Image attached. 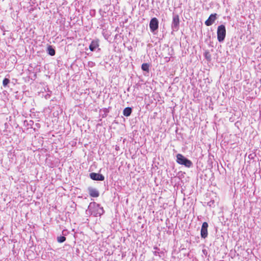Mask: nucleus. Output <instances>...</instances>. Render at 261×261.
<instances>
[{
	"mask_svg": "<svg viewBox=\"0 0 261 261\" xmlns=\"http://www.w3.org/2000/svg\"><path fill=\"white\" fill-rule=\"evenodd\" d=\"M88 210L92 215L94 217H98L104 213L103 207L96 202H91L88 206Z\"/></svg>",
	"mask_w": 261,
	"mask_h": 261,
	"instance_id": "f257e3e1",
	"label": "nucleus"
},
{
	"mask_svg": "<svg viewBox=\"0 0 261 261\" xmlns=\"http://www.w3.org/2000/svg\"><path fill=\"white\" fill-rule=\"evenodd\" d=\"M176 162L178 164L183 165L188 168H190L193 165L192 162L190 160L180 153L176 155Z\"/></svg>",
	"mask_w": 261,
	"mask_h": 261,
	"instance_id": "f03ea898",
	"label": "nucleus"
},
{
	"mask_svg": "<svg viewBox=\"0 0 261 261\" xmlns=\"http://www.w3.org/2000/svg\"><path fill=\"white\" fill-rule=\"evenodd\" d=\"M217 33L218 41L220 42L223 41L226 36V29L225 25L221 24L218 26Z\"/></svg>",
	"mask_w": 261,
	"mask_h": 261,
	"instance_id": "7ed1b4c3",
	"label": "nucleus"
},
{
	"mask_svg": "<svg viewBox=\"0 0 261 261\" xmlns=\"http://www.w3.org/2000/svg\"><path fill=\"white\" fill-rule=\"evenodd\" d=\"M179 19L177 14H174L171 24L172 29L173 31H177L179 28Z\"/></svg>",
	"mask_w": 261,
	"mask_h": 261,
	"instance_id": "20e7f679",
	"label": "nucleus"
},
{
	"mask_svg": "<svg viewBox=\"0 0 261 261\" xmlns=\"http://www.w3.org/2000/svg\"><path fill=\"white\" fill-rule=\"evenodd\" d=\"M149 28L151 32H154L159 28V21L156 18H152L149 23Z\"/></svg>",
	"mask_w": 261,
	"mask_h": 261,
	"instance_id": "39448f33",
	"label": "nucleus"
},
{
	"mask_svg": "<svg viewBox=\"0 0 261 261\" xmlns=\"http://www.w3.org/2000/svg\"><path fill=\"white\" fill-rule=\"evenodd\" d=\"M207 223L206 222H203L202 225L200 232L201 237L202 238L205 239L207 237Z\"/></svg>",
	"mask_w": 261,
	"mask_h": 261,
	"instance_id": "423d86ee",
	"label": "nucleus"
},
{
	"mask_svg": "<svg viewBox=\"0 0 261 261\" xmlns=\"http://www.w3.org/2000/svg\"><path fill=\"white\" fill-rule=\"evenodd\" d=\"M90 177L94 180L102 181L105 179V177L101 174L92 172L90 174Z\"/></svg>",
	"mask_w": 261,
	"mask_h": 261,
	"instance_id": "0eeeda50",
	"label": "nucleus"
},
{
	"mask_svg": "<svg viewBox=\"0 0 261 261\" xmlns=\"http://www.w3.org/2000/svg\"><path fill=\"white\" fill-rule=\"evenodd\" d=\"M217 19V14H212L209 16L208 18L205 21V24L206 26H210L212 25Z\"/></svg>",
	"mask_w": 261,
	"mask_h": 261,
	"instance_id": "6e6552de",
	"label": "nucleus"
},
{
	"mask_svg": "<svg viewBox=\"0 0 261 261\" xmlns=\"http://www.w3.org/2000/svg\"><path fill=\"white\" fill-rule=\"evenodd\" d=\"M89 195L92 197H97L99 196V193L98 191L92 187H89L88 188Z\"/></svg>",
	"mask_w": 261,
	"mask_h": 261,
	"instance_id": "1a4fd4ad",
	"label": "nucleus"
},
{
	"mask_svg": "<svg viewBox=\"0 0 261 261\" xmlns=\"http://www.w3.org/2000/svg\"><path fill=\"white\" fill-rule=\"evenodd\" d=\"M98 46L99 45L98 42L95 40H93L89 45V49L91 51H93L95 50L96 48L98 47Z\"/></svg>",
	"mask_w": 261,
	"mask_h": 261,
	"instance_id": "9d476101",
	"label": "nucleus"
},
{
	"mask_svg": "<svg viewBox=\"0 0 261 261\" xmlns=\"http://www.w3.org/2000/svg\"><path fill=\"white\" fill-rule=\"evenodd\" d=\"M132 112V109L130 107L125 108L123 111V114L126 117H128L130 115Z\"/></svg>",
	"mask_w": 261,
	"mask_h": 261,
	"instance_id": "9b49d317",
	"label": "nucleus"
},
{
	"mask_svg": "<svg viewBox=\"0 0 261 261\" xmlns=\"http://www.w3.org/2000/svg\"><path fill=\"white\" fill-rule=\"evenodd\" d=\"M47 53L51 56H54L56 54L55 50L50 45L47 47Z\"/></svg>",
	"mask_w": 261,
	"mask_h": 261,
	"instance_id": "f8f14e48",
	"label": "nucleus"
},
{
	"mask_svg": "<svg viewBox=\"0 0 261 261\" xmlns=\"http://www.w3.org/2000/svg\"><path fill=\"white\" fill-rule=\"evenodd\" d=\"M141 68L143 71L149 72V65L147 63H143L141 66Z\"/></svg>",
	"mask_w": 261,
	"mask_h": 261,
	"instance_id": "ddd939ff",
	"label": "nucleus"
},
{
	"mask_svg": "<svg viewBox=\"0 0 261 261\" xmlns=\"http://www.w3.org/2000/svg\"><path fill=\"white\" fill-rule=\"evenodd\" d=\"M204 57L208 61L211 60V55L210 54L209 51H206L204 53Z\"/></svg>",
	"mask_w": 261,
	"mask_h": 261,
	"instance_id": "4468645a",
	"label": "nucleus"
},
{
	"mask_svg": "<svg viewBox=\"0 0 261 261\" xmlns=\"http://www.w3.org/2000/svg\"><path fill=\"white\" fill-rule=\"evenodd\" d=\"M66 240V238L64 236H60L57 237V241L59 243H63Z\"/></svg>",
	"mask_w": 261,
	"mask_h": 261,
	"instance_id": "2eb2a0df",
	"label": "nucleus"
},
{
	"mask_svg": "<svg viewBox=\"0 0 261 261\" xmlns=\"http://www.w3.org/2000/svg\"><path fill=\"white\" fill-rule=\"evenodd\" d=\"M10 83V80L8 79L5 78L3 81V84L4 87H6Z\"/></svg>",
	"mask_w": 261,
	"mask_h": 261,
	"instance_id": "dca6fc26",
	"label": "nucleus"
},
{
	"mask_svg": "<svg viewBox=\"0 0 261 261\" xmlns=\"http://www.w3.org/2000/svg\"><path fill=\"white\" fill-rule=\"evenodd\" d=\"M214 200H211L207 203V205H209L210 206H212L214 205Z\"/></svg>",
	"mask_w": 261,
	"mask_h": 261,
	"instance_id": "f3484780",
	"label": "nucleus"
},
{
	"mask_svg": "<svg viewBox=\"0 0 261 261\" xmlns=\"http://www.w3.org/2000/svg\"><path fill=\"white\" fill-rule=\"evenodd\" d=\"M160 253H161V252H159V251H153V254H154V255H156H156H159V256H161V255H160Z\"/></svg>",
	"mask_w": 261,
	"mask_h": 261,
	"instance_id": "a211bd4d",
	"label": "nucleus"
},
{
	"mask_svg": "<svg viewBox=\"0 0 261 261\" xmlns=\"http://www.w3.org/2000/svg\"><path fill=\"white\" fill-rule=\"evenodd\" d=\"M153 249L155 250H159V249L157 247H154Z\"/></svg>",
	"mask_w": 261,
	"mask_h": 261,
	"instance_id": "6ab92c4d",
	"label": "nucleus"
},
{
	"mask_svg": "<svg viewBox=\"0 0 261 261\" xmlns=\"http://www.w3.org/2000/svg\"><path fill=\"white\" fill-rule=\"evenodd\" d=\"M65 231H66L65 230H63L62 233H63V234H64V232Z\"/></svg>",
	"mask_w": 261,
	"mask_h": 261,
	"instance_id": "aec40b11",
	"label": "nucleus"
}]
</instances>
